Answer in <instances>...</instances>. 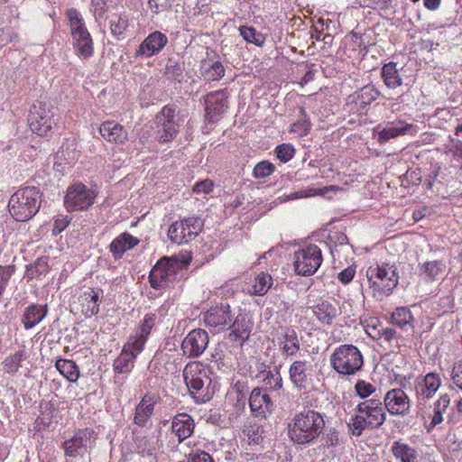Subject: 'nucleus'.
Segmentation results:
<instances>
[{
  "label": "nucleus",
  "mask_w": 462,
  "mask_h": 462,
  "mask_svg": "<svg viewBox=\"0 0 462 462\" xmlns=\"http://www.w3.org/2000/svg\"><path fill=\"white\" fill-rule=\"evenodd\" d=\"M325 427L323 416L314 410L296 413L288 426L290 439L298 445H307L315 440Z\"/></svg>",
  "instance_id": "1"
},
{
  "label": "nucleus",
  "mask_w": 462,
  "mask_h": 462,
  "mask_svg": "<svg viewBox=\"0 0 462 462\" xmlns=\"http://www.w3.org/2000/svg\"><path fill=\"white\" fill-rule=\"evenodd\" d=\"M42 193L35 186L20 188L10 198L8 208L11 216L18 222L32 219L40 210Z\"/></svg>",
  "instance_id": "2"
},
{
  "label": "nucleus",
  "mask_w": 462,
  "mask_h": 462,
  "mask_svg": "<svg viewBox=\"0 0 462 462\" xmlns=\"http://www.w3.org/2000/svg\"><path fill=\"white\" fill-rule=\"evenodd\" d=\"M190 262V257L179 260L176 256H164L157 261L149 273V282L152 289L162 290L171 287L178 280L180 272Z\"/></svg>",
  "instance_id": "3"
},
{
  "label": "nucleus",
  "mask_w": 462,
  "mask_h": 462,
  "mask_svg": "<svg viewBox=\"0 0 462 462\" xmlns=\"http://www.w3.org/2000/svg\"><path fill=\"white\" fill-rule=\"evenodd\" d=\"M366 276L372 295L378 300L390 295L399 282L397 268L394 264L386 263L377 264L376 266H370L366 271Z\"/></svg>",
  "instance_id": "4"
},
{
  "label": "nucleus",
  "mask_w": 462,
  "mask_h": 462,
  "mask_svg": "<svg viewBox=\"0 0 462 462\" xmlns=\"http://www.w3.org/2000/svg\"><path fill=\"white\" fill-rule=\"evenodd\" d=\"M66 14L76 54L82 59L92 57L94 42L81 14L76 8H69Z\"/></svg>",
  "instance_id": "5"
},
{
  "label": "nucleus",
  "mask_w": 462,
  "mask_h": 462,
  "mask_svg": "<svg viewBox=\"0 0 462 462\" xmlns=\"http://www.w3.org/2000/svg\"><path fill=\"white\" fill-rule=\"evenodd\" d=\"M331 367L340 375H356L364 366V356L359 348L344 344L335 348L329 358Z\"/></svg>",
  "instance_id": "6"
},
{
  "label": "nucleus",
  "mask_w": 462,
  "mask_h": 462,
  "mask_svg": "<svg viewBox=\"0 0 462 462\" xmlns=\"http://www.w3.org/2000/svg\"><path fill=\"white\" fill-rule=\"evenodd\" d=\"M60 119L58 108L51 102L36 101L30 108L28 123L32 133L48 135Z\"/></svg>",
  "instance_id": "7"
},
{
  "label": "nucleus",
  "mask_w": 462,
  "mask_h": 462,
  "mask_svg": "<svg viewBox=\"0 0 462 462\" xmlns=\"http://www.w3.org/2000/svg\"><path fill=\"white\" fill-rule=\"evenodd\" d=\"M183 378L189 395L197 403H206L216 393V384L205 371L193 372L189 365L183 370Z\"/></svg>",
  "instance_id": "8"
},
{
  "label": "nucleus",
  "mask_w": 462,
  "mask_h": 462,
  "mask_svg": "<svg viewBox=\"0 0 462 462\" xmlns=\"http://www.w3.org/2000/svg\"><path fill=\"white\" fill-rule=\"evenodd\" d=\"M294 271L301 276H311L320 267L323 258L321 249L316 245H309L294 253Z\"/></svg>",
  "instance_id": "9"
},
{
  "label": "nucleus",
  "mask_w": 462,
  "mask_h": 462,
  "mask_svg": "<svg viewBox=\"0 0 462 462\" xmlns=\"http://www.w3.org/2000/svg\"><path fill=\"white\" fill-rule=\"evenodd\" d=\"M204 222L201 218L191 217L172 223L168 230L169 239L175 244L184 245L195 239L202 231Z\"/></svg>",
  "instance_id": "10"
},
{
  "label": "nucleus",
  "mask_w": 462,
  "mask_h": 462,
  "mask_svg": "<svg viewBox=\"0 0 462 462\" xmlns=\"http://www.w3.org/2000/svg\"><path fill=\"white\" fill-rule=\"evenodd\" d=\"M96 439L97 434L94 430L90 428L78 430L72 438L63 442L65 455L77 457L89 454L95 447Z\"/></svg>",
  "instance_id": "11"
},
{
  "label": "nucleus",
  "mask_w": 462,
  "mask_h": 462,
  "mask_svg": "<svg viewBox=\"0 0 462 462\" xmlns=\"http://www.w3.org/2000/svg\"><path fill=\"white\" fill-rule=\"evenodd\" d=\"M96 192L81 182L70 185L64 197V205L69 212L88 209L94 203Z\"/></svg>",
  "instance_id": "12"
},
{
  "label": "nucleus",
  "mask_w": 462,
  "mask_h": 462,
  "mask_svg": "<svg viewBox=\"0 0 462 462\" xmlns=\"http://www.w3.org/2000/svg\"><path fill=\"white\" fill-rule=\"evenodd\" d=\"M233 316H235V313L232 311L230 305L226 302H220L211 306L204 312L203 321L205 326L214 333H220L228 329Z\"/></svg>",
  "instance_id": "13"
},
{
  "label": "nucleus",
  "mask_w": 462,
  "mask_h": 462,
  "mask_svg": "<svg viewBox=\"0 0 462 462\" xmlns=\"http://www.w3.org/2000/svg\"><path fill=\"white\" fill-rule=\"evenodd\" d=\"M228 93L226 89L212 91L204 96L205 117L209 124L221 119L228 108Z\"/></svg>",
  "instance_id": "14"
},
{
  "label": "nucleus",
  "mask_w": 462,
  "mask_h": 462,
  "mask_svg": "<svg viewBox=\"0 0 462 462\" xmlns=\"http://www.w3.org/2000/svg\"><path fill=\"white\" fill-rule=\"evenodd\" d=\"M209 342L208 332L202 328L189 331L181 342L183 355L189 358L199 357L207 349Z\"/></svg>",
  "instance_id": "15"
},
{
  "label": "nucleus",
  "mask_w": 462,
  "mask_h": 462,
  "mask_svg": "<svg viewBox=\"0 0 462 462\" xmlns=\"http://www.w3.org/2000/svg\"><path fill=\"white\" fill-rule=\"evenodd\" d=\"M356 410L364 415V419L368 422L369 430L379 429L386 420L384 407L379 399H367L360 402Z\"/></svg>",
  "instance_id": "16"
},
{
  "label": "nucleus",
  "mask_w": 462,
  "mask_h": 462,
  "mask_svg": "<svg viewBox=\"0 0 462 462\" xmlns=\"http://www.w3.org/2000/svg\"><path fill=\"white\" fill-rule=\"evenodd\" d=\"M156 322V313L150 312L145 314L143 320L140 321L139 325L135 328L134 335L129 337L127 341V347H132L136 352H142Z\"/></svg>",
  "instance_id": "17"
},
{
  "label": "nucleus",
  "mask_w": 462,
  "mask_h": 462,
  "mask_svg": "<svg viewBox=\"0 0 462 462\" xmlns=\"http://www.w3.org/2000/svg\"><path fill=\"white\" fill-rule=\"evenodd\" d=\"M417 133V125L409 124L404 120L397 119L384 124L378 132L377 141L380 143H385L391 139L403 135L415 136Z\"/></svg>",
  "instance_id": "18"
},
{
  "label": "nucleus",
  "mask_w": 462,
  "mask_h": 462,
  "mask_svg": "<svg viewBox=\"0 0 462 462\" xmlns=\"http://www.w3.org/2000/svg\"><path fill=\"white\" fill-rule=\"evenodd\" d=\"M383 404L391 415L404 416L410 412V398L402 388L388 391L383 398Z\"/></svg>",
  "instance_id": "19"
},
{
  "label": "nucleus",
  "mask_w": 462,
  "mask_h": 462,
  "mask_svg": "<svg viewBox=\"0 0 462 462\" xmlns=\"http://www.w3.org/2000/svg\"><path fill=\"white\" fill-rule=\"evenodd\" d=\"M168 43L167 36L159 31L151 32L135 51L134 57L150 58L158 54Z\"/></svg>",
  "instance_id": "20"
},
{
  "label": "nucleus",
  "mask_w": 462,
  "mask_h": 462,
  "mask_svg": "<svg viewBox=\"0 0 462 462\" xmlns=\"http://www.w3.org/2000/svg\"><path fill=\"white\" fill-rule=\"evenodd\" d=\"M248 403L252 415L256 418H265L266 413L271 412L273 407L269 394L262 387H255L252 390L248 397Z\"/></svg>",
  "instance_id": "21"
},
{
  "label": "nucleus",
  "mask_w": 462,
  "mask_h": 462,
  "mask_svg": "<svg viewBox=\"0 0 462 462\" xmlns=\"http://www.w3.org/2000/svg\"><path fill=\"white\" fill-rule=\"evenodd\" d=\"M253 322L246 315L239 314L236 317L233 316V320L229 324L228 339L233 342H238L243 345L249 339Z\"/></svg>",
  "instance_id": "22"
},
{
  "label": "nucleus",
  "mask_w": 462,
  "mask_h": 462,
  "mask_svg": "<svg viewBox=\"0 0 462 462\" xmlns=\"http://www.w3.org/2000/svg\"><path fill=\"white\" fill-rule=\"evenodd\" d=\"M311 365L306 360H295L289 367L291 383L299 390H305L310 380Z\"/></svg>",
  "instance_id": "23"
},
{
  "label": "nucleus",
  "mask_w": 462,
  "mask_h": 462,
  "mask_svg": "<svg viewBox=\"0 0 462 462\" xmlns=\"http://www.w3.org/2000/svg\"><path fill=\"white\" fill-rule=\"evenodd\" d=\"M99 133L107 142L116 144H124L128 140L127 130L115 121H106L101 124Z\"/></svg>",
  "instance_id": "24"
},
{
  "label": "nucleus",
  "mask_w": 462,
  "mask_h": 462,
  "mask_svg": "<svg viewBox=\"0 0 462 462\" xmlns=\"http://www.w3.org/2000/svg\"><path fill=\"white\" fill-rule=\"evenodd\" d=\"M194 428V420L188 413H178L172 419L171 430L178 437L179 442H182L190 437Z\"/></svg>",
  "instance_id": "25"
},
{
  "label": "nucleus",
  "mask_w": 462,
  "mask_h": 462,
  "mask_svg": "<svg viewBox=\"0 0 462 462\" xmlns=\"http://www.w3.org/2000/svg\"><path fill=\"white\" fill-rule=\"evenodd\" d=\"M140 243V240L128 232H124L116 236L109 245V251L116 260L123 257L124 254Z\"/></svg>",
  "instance_id": "26"
},
{
  "label": "nucleus",
  "mask_w": 462,
  "mask_h": 462,
  "mask_svg": "<svg viewBox=\"0 0 462 462\" xmlns=\"http://www.w3.org/2000/svg\"><path fill=\"white\" fill-rule=\"evenodd\" d=\"M48 314L46 304L32 303L25 308L22 317V324L28 330L41 323Z\"/></svg>",
  "instance_id": "27"
},
{
  "label": "nucleus",
  "mask_w": 462,
  "mask_h": 462,
  "mask_svg": "<svg viewBox=\"0 0 462 462\" xmlns=\"http://www.w3.org/2000/svg\"><path fill=\"white\" fill-rule=\"evenodd\" d=\"M155 406L154 397L146 393L135 407L134 422L139 427H145L147 421L153 414Z\"/></svg>",
  "instance_id": "28"
},
{
  "label": "nucleus",
  "mask_w": 462,
  "mask_h": 462,
  "mask_svg": "<svg viewBox=\"0 0 462 462\" xmlns=\"http://www.w3.org/2000/svg\"><path fill=\"white\" fill-rule=\"evenodd\" d=\"M100 290L89 289L79 297L81 312L86 318H90L99 312Z\"/></svg>",
  "instance_id": "29"
},
{
  "label": "nucleus",
  "mask_w": 462,
  "mask_h": 462,
  "mask_svg": "<svg viewBox=\"0 0 462 462\" xmlns=\"http://www.w3.org/2000/svg\"><path fill=\"white\" fill-rule=\"evenodd\" d=\"M141 352H136L134 348L127 347V343L124 346L121 354L114 361L113 368L116 374H128L134 366V360Z\"/></svg>",
  "instance_id": "30"
},
{
  "label": "nucleus",
  "mask_w": 462,
  "mask_h": 462,
  "mask_svg": "<svg viewBox=\"0 0 462 462\" xmlns=\"http://www.w3.org/2000/svg\"><path fill=\"white\" fill-rule=\"evenodd\" d=\"M312 311L317 319L324 326H331L339 315L337 307L328 300H321L312 307Z\"/></svg>",
  "instance_id": "31"
},
{
  "label": "nucleus",
  "mask_w": 462,
  "mask_h": 462,
  "mask_svg": "<svg viewBox=\"0 0 462 462\" xmlns=\"http://www.w3.org/2000/svg\"><path fill=\"white\" fill-rule=\"evenodd\" d=\"M49 261V256H40L30 264H27L24 273V278L27 282L44 278L51 270Z\"/></svg>",
  "instance_id": "32"
},
{
  "label": "nucleus",
  "mask_w": 462,
  "mask_h": 462,
  "mask_svg": "<svg viewBox=\"0 0 462 462\" xmlns=\"http://www.w3.org/2000/svg\"><path fill=\"white\" fill-rule=\"evenodd\" d=\"M284 341L280 342V350L285 357L295 356L300 348V343L297 332L291 328H284L282 333Z\"/></svg>",
  "instance_id": "33"
},
{
  "label": "nucleus",
  "mask_w": 462,
  "mask_h": 462,
  "mask_svg": "<svg viewBox=\"0 0 462 462\" xmlns=\"http://www.w3.org/2000/svg\"><path fill=\"white\" fill-rule=\"evenodd\" d=\"M391 452L399 462H418V450L402 440L393 442Z\"/></svg>",
  "instance_id": "34"
},
{
  "label": "nucleus",
  "mask_w": 462,
  "mask_h": 462,
  "mask_svg": "<svg viewBox=\"0 0 462 462\" xmlns=\"http://www.w3.org/2000/svg\"><path fill=\"white\" fill-rule=\"evenodd\" d=\"M257 378H260L271 391H279L282 387V377L279 366H274L273 369L269 370H260Z\"/></svg>",
  "instance_id": "35"
},
{
  "label": "nucleus",
  "mask_w": 462,
  "mask_h": 462,
  "mask_svg": "<svg viewBox=\"0 0 462 462\" xmlns=\"http://www.w3.org/2000/svg\"><path fill=\"white\" fill-rule=\"evenodd\" d=\"M392 323L402 330L413 329V315L407 307H398L391 316Z\"/></svg>",
  "instance_id": "36"
},
{
  "label": "nucleus",
  "mask_w": 462,
  "mask_h": 462,
  "mask_svg": "<svg viewBox=\"0 0 462 462\" xmlns=\"http://www.w3.org/2000/svg\"><path fill=\"white\" fill-rule=\"evenodd\" d=\"M420 275L430 282L438 280L446 269V264L442 261H429L420 266Z\"/></svg>",
  "instance_id": "37"
},
{
  "label": "nucleus",
  "mask_w": 462,
  "mask_h": 462,
  "mask_svg": "<svg viewBox=\"0 0 462 462\" xmlns=\"http://www.w3.org/2000/svg\"><path fill=\"white\" fill-rule=\"evenodd\" d=\"M396 66L395 62L391 61L384 64L381 70L383 82L389 88H396L402 84V79Z\"/></svg>",
  "instance_id": "38"
},
{
  "label": "nucleus",
  "mask_w": 462,
  "mask_h": 462,
  "mask_svg": "<svg viewBox=\"0 0 462 462\" xmlns=\"http://www.w3.org/2000/svg\"><path fill=\"white\" fill-rule=\"evenodd\" d=\"M56 369L71 383H76L79 377V368L77 364L69 359L59 358L55 363Z\"/></svg>",
  "instance_id": "39"
},
{
  "label": "nucleus",
  "mask_w": 462,
  "mask_h": 462,
  "mask_svg": "<svg viewBox=\"0 0 462 462\" xmlns=\"http://www.w3.org/2000/svg\"><path fill=\"white\" fill-rule=\"evenodd\" d=\"M184 61L179 60H175L173 58H170L167 60L164 69V76L171 82H179L180 83L184 78Z\"/></svg>",
  "instance_id": "40"
},
{
  "label": "nucleus",
  "mask_w": 462,
  "mask_h": 462,
  "mask_svg": "<svg viewBox=\"0 0 462 462\" xmlns=\"http://www.w3.org/2000/svg\"><path fill=\"white\" fill-rule=\"evenodd\" d=\"M240 36L250 44L257 47H263L266 41V34L257 31L253 26L240 25L238 27Z\"/></svg>",
  "instance_id": "41"
},
{
  "label": "nucleus",
  "mask_w": 462,
  "mask_h": 462,
  "mask_svg": "<svg viewBox=\"0 0 462 462\" xmlns=\"http://www.w3.org/2000/svg\"><path fill=\"white\" fill-rule=\"evenodd\" d=\"M450 397L447 393L440 395L439 398L434 402L433 414L428 428V431L443 421V413L448 409Z\"/></svg>",
  "instance_id": "42"
},
{
  "label": "nucleus",
  "mask_w": 462,
  "mask_h": 462,
  "mask_svg": "<svg viewBox=\"0 0 462 462\" xmlns=\"http://www.w3.org/2000/svg\"><path fill=\"white\" fill-rule=\"evenodd\" d=\"M158 129L156 131V139L160 143H168L172 141L178 132L179 125L176 122H156Z\"/></svg>",
  "instance_id": "43"
},
{
  "label": "nucleus",
  "mask_w": 462,
  "mask_h": 462,
  "mask_svg": "<svg viewBox=\"0 0 462 462\" xmlns=\"http://www.w3.org/2000/svg\"><path fill=\"white\" fill-rule=\"evenodd\" d=\"M300 113L298 120L291 125V132L297 134L299 136H306L309 134L311 123L303 106L299 108Z\"/></svg>",
  "instance_id": "44"
},
{
  "label": "nucleus",
  "mask_w": 462,
  "mask_h": 462,
  "mask_svg": "<svg viewBox=\"0 0 462 462\" xmlns=\"http://www.w3.org/2000/svg\"><path fill=\"white\" fill-rule=\"evenodd\" d=\"M28 358V354L25 350H19L14 355L7 356L4 362V369L6 373L14 374L22 366V363Z\"/></svg>",
  "instance_id": "45"
},
{
  "label": "nucleus",
  "mask_w": 462,
  "mask_h": 462,
  "mask_svg": "<svg viewBox=\"0 0 462 462\" xmlns=\"http://www.w3.org/2000/svg\"><path fill=\"white\" fill-rule=\"evenodd\" d=\"M379 96V91L373 85H366L363 87L358 92L356 99V104L361 108L374 102Z\"/></svg>",
  "instance_id": "46"
},
{
  "label": "nucleus",
  "mask_w": 462,
  "mask_h": 462,
  "mask_svg": "<svg viewBox=\"0 0 462 462\" xmlns=\"http://www.w3.org/2000/svg\"><path fill=\"white\" fill-rule=\"evenodd\" d=\"M225 71L223 64L218 60L208 64V67L206 64L202 66V76L208 81L221 79L225 76Z\"/></svg>",
  "instance_id": "47"
},
{
  "label": "nucleus",
  "mask_w": 462,
  "mask_h": 462,
  "mask_svg": "<svg viewBox=\"0 0 462 462\" xmlns=\"http://www.w3.org/2000/svg\"><path fill=\"white\" fill-rule=\"evenodd\" d=\"M272 284V276L269 273H261L255 277L251 292L254 295L263 296L268 291Z\"/></svg>",
  "instance_id": "48"
},
{
  "label": "nucleus",
  "mask_w": 462,
  "mask_h": 462,
  "mask_svg": "<svg viewBox=\"0 0 462 462\" xmlns=\"http://www.w3.org/2000/svg\"><path fill=\"white\" fill-rule=\"evenodd\" d=\"M129 26L128 15L124 13L119 15H114L110 21V31L113 36L119 39Z\"/></svg>",
  "instance_id": "49"
},
{
  "label": "nucleus",
  "mask_w": 462,
  "mask_h": 462,
  "mask_svg": "<svg viewBox=\"0 0 462 462\" xmlns=\"http://www.w3.org/2000/svg\"><path fill=\"white\" fill-rule=\"evenodd\" d=\"M347 428L351 434L356 437L362 435L364 430L368 429V422L361 413L353 415L347 422Z\"/></svg>",
  "instance_id": "50"
},
{
  "label": "nucleus",
  "mask_w": 462,
  "mask_h": 462,
  "mask_svg": "<svg viewBox=\"0 0 462 462\" xmlns=\"http://www.w3.org/2000/svg\"><path fill=\"white\" fill-rule=\"evenodd\" d=\"M233 390L236 393V407L238 409H245V402L247 399V393L249 392L247 382L238 380L236 383H234Z\"/></svg>",
  "instance_id": "51"
},
{
  "label": "nucleus",
  "mask_w": 462,
  "mask_h": 462,
  "mask_svg": "<svg viewBox=\"0 0 462 462\" xmlns=\"http://www.w3.org/2000/svg\"><path fill=\"white\" fill-rule=\"evenodd\" d=\"M296 150L291 143H282L275 147L274 153L276 158L282 163L291 161L295 155Z\"/></svg>",
  "instance_id": "52"
},
{
  "label": "nucleus",
  "mask_w": 462,
  "mask_h": 462,
  "mask_svg": "<svg viewBox=\"0 0 462 462\" xmlns=\"http://www.w3.org/2000/svg\"><path fill=\"white\" fill-rule=\"evenodd\" d=\"M275 166L269 161H262L258 162L253 171V175L256 179H263L273 173Z\"/></svg>",
  "instance_id": "53"
},
{
  "label": "nucleus",
  "mask_w": 462,
  "mask_h": 462,
  "mask_svg": "<svg viewBox=\"0 0 462 462\" xmlns=\"http://www.w3.org/2000/svg\"><path fill=\"white\" fill-rule=\"evenodd\" d=\"M335 189V186H327L322 189H307L303 190H299L293 193H291L289 195V198L291 199H301V198H307V197H312L315 195H325L328 190H332Z\"/></svg>",
  "instance_id": "54"
},
{
  "label": "nucleus",
  "mask_w": 462,
  "mask_h": 462,
  "mask_svg": "<svg viewBox=\"0 0 462 462\" xmlns=\"http://www.w3.org/2000/svg\"><path fill=\"white\" fill-rule=\"evenodd\" d=\"M424 385L430 388L434 393L439 389L441 385V379L437 373H428L425 376L418 378Z\"/></svg>",
  "instance_id": "55"
},
{
  "label": "nucleus",
  "mask_w": 462,
  "mask_h": 462,
  "mask_svg": "<svg viewBox=\"0 0 462 462\" xmlns=\"http://www.w3.org/2000/svg\"><path fill=\"white\" fill-rule=\"evenodd\" d=\"M176 106L174 105H166L156 116V122H176Z\"/></svg>",
  "instance_id": "56"
},
{
  "label": "nucleus",
  "mask_w": 462,
  "mask_h": 462,
  "mask_svg": "<svg viewBox=\"0 0 462 462\" xmlns=\"http://www.w3.org/2000/svg\"><path fill=\"white\" fill-rule=\"evenodd\" d=\"M355 390L360 398L365 399L375 391V387L364 380H358L355 385Z\"/></svg>",
  "instance_id": "57"
},
{
  "label": "nucleus",
  "mask_w": 462,
  "mask_h": 462,
  "mask_svg": "<svg viewBox=\"0 0 462 462\" xmlns=\"http://www.w3.org/2000/svg\"><path fill=\"white\" fill-rule=\"evenodd\" d=\"M69 216H59L53 221L52 234L54 236L61 233L71 222Z\"/></svg>",
  "instance_id": "58"
},
{
  "label": "nucleus",
  "mask_w": 462,
  "mask_h": 462,
  "mask_svg": "<svg viewBox=\"0 0 462 462\" xmlns=\"http://www.w3.org/2000/svg\"><path fill=\"white\" fill-rule=\"evenodd\" d=\"M450 378L454 385L462 391V361L456 363L450 373Z\"/></svg>",
  "instance_id": "59"
},
{
  "label": "nucleus",
  "mask_w": 462,
  "mask_h": 462,
  "mask_svg": "<svg viewBox=\"0 0 462 462\" xmlns=\"http://www.w3.org/2000/svg\"><path fill=\"white\" fill-rule=\"evenodd\" d=\"M414 390L416 396L422 400H429L435 394L429 387L424 385L422 382L418 379L416 380Z\"/></svg>",
  "instance_id": "60"
},
{
  "label": "nucleus",
  "mask_w": 462,
  "mask_h": 462,
  "mask_svg": "<svg viewBox=\"0 0 462 462\" xmlns=\"http://www.w3.org/2000/svg\"><path fill=\"white\" fill-rule=\"evenodd\" d=\"M331 246L337 247V245H344L348 244V238L346 235L340 231L332 232L328 236Z\"/></svg>",
  "instance_id": "61"
},
{
  "label": "nucleus",
  "mask_w": 462,
  "mask_h": 462,
  "mask_svg": "<svg viewBox=\"0 0 462 462\" xmlns=\"http://www.w3.org/2000/svg\"><path fill=\"white\" fill-rule=\"evenodd\" d=\"M188 462H214L212 457L204 450L192 451L188 458Z\"/></svg>",
  "instance_id": "62"
},
{
  "label": "nucleus",
  "mask_w": 462,
  "mask_h": 462,
  "mask_svg": "<svg viewBox=\"0 0 462 462\" xmlns=\"http://www.w3.org/2000/svg\"><path fill=\"white\" fill-rule=\"evenodd\" d=\"M263 430L260 427L255 429L251 427L247 430V437L250 444L259 445L263 442V438L262 436Z\"/></svg>",
  "instance_id": "63"
},
{
  "label": "nucleus",
  "mask_w": 462,
  "mask_h": 462,
  "mask_svg": "<svg viewBox=\"0 0 462 462\" xmlns=\"http://www.w3.org/2000/svg\"><path fill=\"white\" fill-rule=\"evenodd\" d=\"M213 187H214L213 181L207 179V180H203L197 182L193 186L192 190H193V192L198 193V194H199V193L208 194L210 191H212Z\"/></svg>",
  "instance_id": "64"
}]
</instances>
